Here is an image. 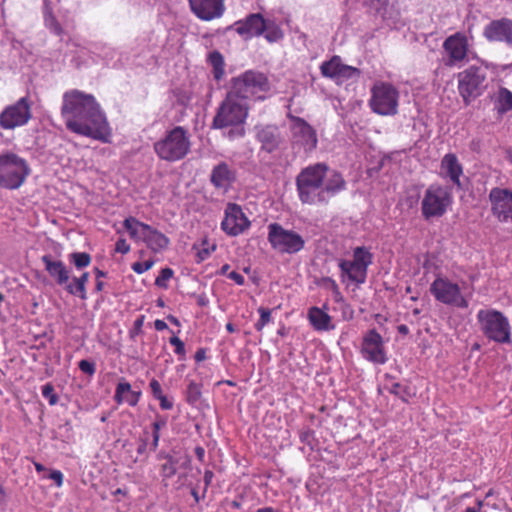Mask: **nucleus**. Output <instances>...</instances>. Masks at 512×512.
<instances>
[{"mask_svg":"<svg viewBox=\"0 0 512 512\" xmlns=\"http://www.w3.org/2000/svg\"><path fill=\"white\" fill-rule=\"evenodd\" d=\"M257 139L262 149L269 153L278 149L282 141L280 131L275 125L257 127Z\"/></svg>","mask_w":512,"mask_h":512,"instance_id":"nucleus-25","label":"nucleus"},{"mask_svg":"<svg viewBox=\"0 0 512 512\" xmlns=\"http://www.w3.org/2000/svg\"><path fill=\"white\" fill-rule=\"evenodd\" d=\"M31 117V103L28 97H22L0 113V127L5 130H12L27 124Z\"/></svg>","mask_w":512,"mask_h":512,"instance_id":"nucleus-16","label":"nucleus"},{"mask_svg":"<svg viewBox=\"0 0 512 512\" xmlns=\"http://www.w3.org/2000/svg\"><path fill=\"white\" fill-rule=\"evenodd\" d=\"M153 148L161 160L168 162L179 161L185 158L191 149L188 131L182 126H176L157 140Z\"/></svg>","mask_w":512,"mask_h":512,"instance_id":"nucleus-3","label":"nucleus"},{"mask_svg":"<svg viewBox=\"0 0 512 512\" xmlns=\"http://www.w3.org/2000/svg\"><path fill=\"white\" fill-rule=\"evenodd\" d=\"M173 276V270L171 268H163L159 274V276L155 280V284L158 287L166 288L167 281L170 280Z\"/></svg>","mask_w":512,"mask_h":512,"instance_id":"nucleus-42","label":"nucleus"},{"mask_svg":"<svg viewBox=\"0 0 512 512\" xmlns=\"http://www.w3.org/2000/svg\"><path fill=\"white\" fill-rule=\"evenodd\" d=\"M123 226L129 232L131 238L136 241L142 240L143 242L150 228V225L140 222L134 217L126 218Z\"/></svg>","mask_w":512,"mask_h":512,"instance_id":"nucleus-29","label":"nucleus"},{"mask_svg":"<svg viewBox=\"0 0 512 512\" xmlns=\"http://www.w3.org/2000/svg\"><path fill=\"white\" fill-rule=\"evenodd\" d=\"M146 449H147V442H146V440H142L140 445L137 448V452H138V454H143V453H145Z\"/></svg>","mask_w":512,"mask_h":512,"instance_id":"nucleus-59","label":"nucleus"},{"mask_svg":"<svg viewBox=\"0 0 512 512\" xmlns=\"http://www.w3.org/2000/svg\"><path fill=\"white\" fill-rule=\"evenodd\" d=\"M201 398V385L190 381L187 387V401L190 404L197 403Z\"/></svg>","mask_w":512,"mask_h":512,"instance_id":"nucleus-39","label":"nucleus"},{"mask_svg":"<svg viewBox=\"0 0 512 512\" xmlns=\"http://www.w3.org/2000/svg\"><path fill=\"white\" fill-rule=\"evenodd\" d=\"M495 110L501 116L512 110V92L509 89L499 88L495 98Z\"/></svg>","mask_w":512,"mask_h":512,"instance_id":"nucleus-32","label":"nucleus"},{"mask_svg":"<svg viewBox=\"0 0 512 512\" xmlns=\"http://www.w3.org/2000/svg\"><path fill=\"white\" fill-rule=\"evenodd\" d=\"M458 78V91L465 104L480 96L485 88L486 71L483 68L470 66L460 72Z\"/></svg>","mask_w":512,"mask_h":512,"instance_id":"nucleus-12","label":"nucleus"},{"mask_svg":"<svg viewBox=\"0 0 512 512\" xmlns=\"http://www.w3.org/2000/svg\"><path fill=\"white\" fill-rule=\"evenodd\" d=\"M191 495L194 498L196 503H199L201 499L205 497V494L203 493L202 496H200L195 488L191 490Z\"/></svg>","mask_w":512,"mask_h":512,"instance_id":"nucleus-58","label":"nucleus"},{"mask_svg":"<svg viewBox=\"0 0 512 512\" xmlns=\"http://www.w3.org/2000/svg\"><path fill=\"white\" fill-rule=\"evenodd\" d=\"M445 56L443 61L447 67H461L467 60L469 42L465 34L461 32L448 36L443 42Z\"/></svg>","mask_w":512,"mask_h":512,"instance_id":"nucleus-14","label":"nucleus"},{"mask_svg":"<svg viewBox=\"0 0 512 512\" xmlns=\"http://www.w3.org/2000/svg\"><path fill=\"white\" fill-rule=\"evenodd\" d=\"M170 344L175 347V353L179 356H184L185 351V345L184 342L177 336H173L169 340Z\"/></svg>","mask_w":512,"mask_h":512,"instance_id":"nucleus-46","label":"nucleus"},{"mask_svg":"<svg viewBox=\"0 0 512 512\" xmlns=\"http://www.w3.org/2000/svg\"><path fill=\"white\" fill-rule=\"evenodd\" d=\"M46 26L56 35H61L63 33V29L59 22L53 16H49L45 19Z\"/></svg>","mask_w":512,"mask_h":512,"instance_id":"nucleus-45","label":"nucleus"},{"mask_svg":"<svg viewBox=\"0 0 512 512\" xmlns=\"http://www.w3.org/2000/svg\"><path fill=\"white\" fill-rule=\"evenodd\" d=\"M342 65V60L339 56H333L330 60L325 61L320 66L321 74L324 77L335 79L337 78L338 70Z\"/></svg>","mask_w":512,"mask_h":512,"instance_id":"nucleus-34","label":"nucleus"},{"mask_svg":"<svg viewBox=\"0 0 512 512\" xmlns=\"http://www.w3.org/2000/svg\"><path fill=\"white\" fill-rule=\"evenodd\" d=\"M49 479L53 480L55 482V484L57 485V487H61L63 485V473L59 470H53L49 476H48Z\"/></svg>","mask_w":512,"mask_h":512,"instance_id":"nucleus-49","label":"nucleus"},{"mask_svg":"<svg viewBox=\"0 0 512 512\" xmlns=\"http://www.w3.org/2000/svg\"><path fill=\"white\" fill-rule=\"evenodd\" d=\"M268 241L274 250L286 254L298 253L305 246V240L300 234L285 229L279 223L268 225Z\"/></svg>","mask_w":512,"mask_h":512,"instance_id":"nucleus-10","label":"nucleus"},{"mask_svg":"<svg viewBox=\"0 0 512 512\" xmlns=\"http://www.w3.org/2000/svg\"><path fill=\"white\" fill-rule=\"evenodd\" d=\"M489 199L492 205V212L499 221H512V192L510 190L493 188L490 191Z\"/></svg>","mask_w":512,"mask_h":512,"instance_id":"nucleus-19","label":"nucleus"},{"mask_svg":"<svg viewBox=\"0 0 512 512\" xmlns=\"http://www.w3.org/2000/svg\"><path fill=\"white\" fill-rule=\"evenodd\" d=\"M256 512H276L272 507H264L258 509Z\"/></svg>","mask_w":512,"mask_h":512,"instance_id":"nucleus-64","label":"nucleus"},{"mask_svg":"<svg viewBox=\"0 0 512 512\" xmlns=\"http://www.w3.org/2000/svg\"><path fill=\"white\" fill-rule=\"evenodd\" d=\"M250 226V221L243 213L241 207L230 203L225 209V217L221 222V228L230 236L242 234Z\"/></svg>","mask_w":512,"mask_h":512,"instance_id":"nucleus-18","label":"nucleus"},{"mask_svg":"<svg viewBox=\"0 0 512 512\" xmlns=\"http://www.w3.org/2000/svg\"><path fill=\"white\" fill-rule=\"evenodd\" d=\"M195 452L200 459L204 456V449L202 447H197Z\"/></svg>","mask_w":512,"mask_h":512,"instance_id":"nucleus-62","label":"nucleus"},{"mask_svg":"<svg viewBox=\"0 0 512 512\" xmlns=\"http://www.w3.org/2000/svg\"><path fill=\"white\" fill-rule=\"evenodd\" d=\"M434 298L445 305L465 309L469 302L463 295L460 286L444 276H437L430 285Z\"/></svg>","mask_w":512,"mask_h":512,"instance_id":"nucleus-11","label":"nucleus"},{"mask_svg":"<svg viewBox=\"0 0 512 512\" xmlns=\"http://www.w3.org/2000/svg\"><path fill=\"white\" fill-rule=\"evenodd\" d=\"M141 395V390H133L131 384L121 378L115 389L114 400L117 404L127 403L134 407L138 404Z\"/></svg>","mask_w":512,"mask_h":512,"instance_id":"nucleus-26","label":"nucleus"},{"mask_svg":"<svg viewBox=\"0 0 512 512\" xmlns=\"http://www.w3.org/2000/svg\"><path fill=\"white\" fill-rule=\"evenodd\" d=\"M61 114L70 131L102 142L109 141V123L92 94L77 89L66 91L63 94Z\"/></svg>","mask_w":512,"mask_h":512,"instance_id":"nucleus-1","label":"nucleus"},{"mask_svg":"<svg viewBox=\"0 0 512 512\" xmlns=\"http://www.w3.org/2000/svg\"><path fill=\"white\" fill-rule=\"evenodd\" d=\"M167 421L165 418H159L152 424L153 433L160 434L162 427L166 425Z\"/></svg>","mask_w":512,"mask_h":512,"instance_id":"nucleus-54","label":"nucleus"},{"mask_svg":"<svg viewBox=\"0 0 512 512\" xmlns=\"http://www.w3.org/2000/svg\"><path fill=\"white\" fill-rule=\"evenodd\" d=\"M42 395L48 400L50 405H55L58 402V396L54 392V387L51 383H47L42 387Z\"/></svg>","mask_w":512,"mask_h":512,"instance_id":"nucleus-41","label":"nucleus"},{"mask_svg":"<svg viewBox=\"0 0 512 512\" xmlns=\"http://www.w3.org/2000/svg\"><path fill=\"white\" fill-rule=\"evenodd\" d=\"M265 39L270 42H278L284 37V33L281 28L273 21H265Z\"/></svg>","mask_w":512,"mask_h":512,"instance_id":"nucleus-35","label":"nucleus"},{"mask_svg":"<svg viewBox=\"0 0 512 512\" xmlns=\"http://www.w3.org/2000/svg\"><path fill=\"white\" fill-rule=\"evenodd\" d=\"M477 320L481 331L489 340L501 344L511 342V327L501 312L493 309L479 310Z\"/></svg>","mask_w":512,"mask_h":512,"instance_id":"nucleus-6","label":"nucleus"},{"mask_svg":"<svg viewBox=\"0 0 512 512\" xmlns=\"http://www.w3.org/2000/svg\"><path fill=\"white\" fill-rule=\"evenodd\" d=\"M308 319L317 331H329L334 329L331 317L319 307H311L308 311Z\"/></svg>","mask_w":512,"mask_h":512,"instance_id":"nucleus-28","label":"nucleus"},{"mask_svg":"<svg viewBox=\"0 0 512 512\" xmlns=\"http://www.w3.org/2000/svg\"><path fill=\"white\" fill-rule=\"evenodd\" d=\"M369 106L374 113L393 116L398 112L399 91L388 82L378 81L371 90Z\"/></svg>","mask_w":512,"mask_h":512,"instance_id":"nucleus-8","label":"nucleus"},{"mask_svg":"<svg viewBox=\"0 0 512 512\" xmlns=\"http://www.w3.org/2000/svg\"><path fill=\"white\" fill-rule=\"evenodd\" d=\"M160 434L153 433V440L151 443V450L155 451L159 445Z\"/></svg>","mask_w":512,"mask_h":512,"instance_id":"nucleus-57","label":"nucleus"},{"mask_svg":"<svg viewBox=\"0 0 512 512\" xmlns=\"http://www.w3.org/2000/svg\"><path fill=\"white\" fill-rule=\"evenodd\" d=\"M207 62L212 67V73L216 80L223 78L225 74V61L223 55L215 50L208 54Z\"/></svg>","mask_w":512,"mask_h":512,"instance_id":"nucleus-33","label":"nucleus"},{"mask_svg":"<svg viewBox=\"0 0 512 512\" xmlns=\"http://www.w3.org/2000/svg\"><path fill=\"white\" fill-rule=\"evenodd\" d=\"M235 179V172L227 163L221 162L211 172V182L217 188L228 187Z\"/></svg>","mask_w":512,"mask_h":512,"instance_id":"nucleus-27","label":"nucleus"},{"mask_svg":"<svg viewBox=\"0 0 512 512\" xmlns=\"http://www.w3.org/2000/svg\"><path fill=\"white\" fill-rule=\"evenodd\" d=\"M191 11L203 21L220 18L224 11V0H189Z\"/></svg>","mask_w":512,"mask_h":512,"instance_id":"nucleus-21","label":"nucleus"},{"mask_svg":"<svg viewBox=\"0 0 512 512\" xmlns=\"http://www.w3.org/2000/svg\"><path fill=\"white\" fill-rule=\"evenodd\" d=\"M78 367L83 373H85L89 376H93L96 372L95 363H93L89 360H86V359L81 360L78 364Z\"/></svg>","mask_w":512,"mask_h":512,"instance_id":"nucleus-43","label":"nucleus"},{"mask_svg":"<svg viewBox=\"0 0 512 512\" xmlns=\"http://www.w3.org/2000/svg\"><path fill=\"white\" fill-rule=\"evenodd\" d=\"M258 313L260 315V318L255 323V329L257 331H261L272 320V317L271 311L264 307L258 308Z\"/></svg>","mask_w":512,"mask_h":512,"instance_id":"nucleus-40","label":"nucleus"},{"mask_svg":"<svg viewBox=\"0 0 512 512\" xmlns=\"http://www.w3.org/2000/svg\"><path fill=\"white\" fill-rule=\"evenodd\" d=\"M163 458L166 462L161 465V476L163 481H165L172 478L177 473L178 461L171 455H165Z\"/></svg>","mask_w":512,"mask_h":512,"instance_id":"nucleus-36","label":"nucleus"},{"mask_svg":"<svg viewBox=\"0 0 512 512\" xmlns=\"http://www.w3.org/2000/svg\"><path fill=\"white\" fill-rule=\"evenodd\" d=\"M167 319H168L172 324H174V325H179V320H178L176 317H174V316H172V315H169V316L167 317Z\"/></svg>","mask_w":512,"mask_h":512,"instance_id":"nucleus-63","label":"nucleus"},{"mask_svg":"<svg viewBox=\"0 0 512 512\" xmlns=\"http://www.w3.org/2000/svg\"><path fill=\"white\" fill-rule=\"evenodd\" d=\"M154 327L157 331H163L165 329L168 328L167 324L165 323V321L163 320H160V319H157L155 322H154Z\"/></svg>","mask_w":512,"mask_h":512,"instance_id":"nucleus-56","label":"nucleus"},{"mask_svg":"<svg viewBox=\"0 0 512 512\" xmlns=\"http://www.w3.org/2000/svg\"><path fill=\"white\" fill-rule=\"evenodd\" d=\"M269 90L270 82L264 73L248 70L233 78L230 93L246 102L251 98L264 99Z\"/></svg>","mask_w":512,"mask_h":512,"instance_id":"nucleus-4","label":"nucleus"},{"mask_svg":"<svg viewBox=\"0 0 512 512\" xmlns=\"http://www.w3.org/2000/svg\"><path fill=\"white\" fill-rule=\"evenodd\" d=\"M149 387L151 389V392H152V395H153L154 398L164 394L163 391H162L161 384L156 379H152L150 381Z\"/></svg>","mask_w":512,"mask_h":512,"instance_id":"nucleus-48","label":"nucleus"},{"mask_svg":"<svg viewBox=\"0 0 512 512\" xmlns=\"http://www.w3.org/2000/svg\"><path fill=\"white\" fill-rule=\"evenodd\" d=\"M227 277L233 280L238 285H243L245 282L244 277L236 271L229 272V274H227Z\"/></svg>","mask_w":512,"mask_h":512,"instance_id":"nucleus-53","label":"nucleus"},{"mask_svg":"<svg viewBox=\"0 0 512 512\" xmlns=\"http://www.w3.org/2000/svg\"><path fill=\"white\" fill-rule=\"evenodd\" d=\"M453 203L449 188L440 184H431L421 201V212L425 219L442 217Z\"/></svg>","mask_w":512,"mask_h":512,"instance_id":"nucleus-7","label":"nucleus"},{"mask_svg":"<svg viewBox=\"0 0 512 512\" xmlns=\"http://www.w3.org/2000/svg\"><path fill=\"white\" fill-rule=\"evenodd\" d=\"M69 260L77 269H82L90 265L91 256L86 252H73L69 255Z\"/></svg>","mask_w":512,"mask_h":512,"instance_id":"nucleus-38","label":"nucleus"},{"mask_svg":"<svg viewBox=\"0 0 512 512\" xmlns=\"http://www.w3.org/2000/svg\"><path fill=\"white\" fill-rule=\"evenodd\" d=\"M154 262L151 260H147L144 262H135L132 264V270L137 274H142L152 268Z\"/></svg>","mask_w":512,"mask_h":512,"instance_id":"nucleus-44","label":"nucleus"},{"mask_svg":"<svg viewBox=\"0 0 512 512\" xmlns=\"http://www.w3.org/2000/svg\"><path fill=\"white\" fill-rule=\"evenodd\" d=\"M214 477V473L211 470H206L204 473V494H206L208 487L211 485Z\"/></svg>","mask_w":512,"mask_h":512,"instance_id":"nucleus-55","label":"nucleus"},{"mask_svg":"<svg viewBox=\"0 0 512 512\" xmlns=\"http://www.w3.org/2000/svg\"><path fill=\"white\" fill-rule=\"evenodd\" d=\"M205 358V353L202 350L196 352L195 359L196 361H202Z\"/></svg>","mask_w":512,"mask_h":512,"instance_id":"nucleus-60","label":"nucleus"},{"mask_svg":"<svg viewBox=\"0 0 512 512\" xmlns=\"http://www.w3.org/2000/svg\"><path fill=\"white\" fill-rule=\"evenodd\" d=\"M295 182L299 200L308 205L326 204L346 187L342 175L324 163L303 168Z\"/></svg>","mask_w":512,"mask_h":512,"instance_id":"nucleus-2","label":"nucleus"},{"mask_svg":"<svg viewBox=\"0 0 512 512\" xmlns=\"http://www.w3.org/2000/svg\"><path fill=\"white\" fill-rule=\"evenodd\" d=\"M265 19L259 13L250 14L243 20L235 22L236 32L246 38L259 36L264 33Z\"/></svg>","mask_w":512,"mask_h":512,"instance_id":"nucleus-23","label":"nucleus"},{"mask_svg":"<svg viewBox=\"0 0 512 512\" xmlns=\"http://www.w3.org/2000/svg\"><path fill=\"white\" fill-rule=\"evenodd\" d=\"M130 251V245L123 238H120L115 244V252L127 254Z\"/></svg>","mask_w":512,"mask_h":512,"instance_id":"nucleus-47","label":"nucleus"},{"mask_svg":"<svg viewBox=\"0 0 512 512\" xmlns=\"http://www.w3.org/2000/svg\"><path fill=\"white\" fill-rule=\"evenodd\" d=\"M372 263V254L365 247H356L353 260H341L339 267L349 280L362 284L366 280L367 268Z\"/></svg>","mask_w":512,"mask_h":512,"instance_id":"nucleus-13","label":"nucleus"},{"mask_svg":"<svg viewBox=\"0 0 512 512\" xmlns=\"http://www.w3.org/2000/svg\"><path fill=\"white\" fill-rule=\"evenodd\" d=\"M247 115V102L229 92L218 108L213 120V126L215 128L238 126L244 123Z\"/></svg>","mask_w":512,"mask_h":512,"instance_id":"nucleus-9","label":"nucleus"},{"mask_svg":"<svg viewBox=\"0 0 512 512\" xmlns=\"http://www.w3.org/2000/svg\"><path fill=\"white\" fill-rule=\"evenodd\" d=\"M155 399L160 402V407L163 410H170L173 408V401L168 399L164 394L156 397Z\"/></svg>","mask_w":512,"mask_h":512,"instance_id":"nucleus-50","label":"nucleus"},{"mask_svg":"<svg viewBox=\"0 0 512 512\" xmlns=\"http://www.w3.org/2000/svg\"><path fill=\"white\" fill-rule=\"evenodd\" d=\"M440 175L448 178L458 188L462 187L460 177L463 175V167L455 154L448 153L443 156L440 164Z\"/></svg>","mask_w":512,"mask_h":512,"instance_id":"nucleus-24","label":"nucleus"},{"mask_svg":"<svg viewBox=\"0 0 512 512\" xmlns=\"http://www.w3.org/2000/svg\"><path fill=\"white\" fill-rule=\"evenodd\" d=\"M34 466L37 472H42L46 470V468L41 463L35 462Z\"/></svg>","mask_w":512,"mask_h":512,"instance_id":"nucleus-61","label":"nucleus"},{"mask_svg":"<svg viewBox=\"0 0 512 512\" xmlns=\"http://www.w3.org/2000/svg\"><path fill=\"white\" fill-rule=\"evenodd\" d=\"M31 169L27 161L15 153L0 154V186L18 189L29 176Z\"/></svg>","mask_w":512,"mask_h":512,"instance_id":"nucleus-5","label":"nucleus"},{"mask_svg":"<svg viewBox=\"0 0 512 512\" xmlns=\"http://www.w3.org/2000/svg\"><path fill=\"white\" fill-rule=\"evenodd\" d=\"M359 76L360 70L358 68L342 63L340 69L338 70L337 78H335L334 81L337 83H342L350 79L358 78Z\"/></svg>","mask_w":512,"mask_h":512,"instance_id":"nucleus-37","label":"nucleus"},{"mask_svg":"<svg viewBox=\"0 0 512 512\" xmlns=\"http://www.w3.org/2000/svg\"><path fill=\"white\" fill-rule=\"evenodd\" d=\"M361 354L364 359L374 364H385L387 356L385 353L382 336L375 330H369L363 337Z\"/></svg>","mask_w":512,"mask_h":512,"instance_id":"nucleus-17","label":"nucleus"},{"mask_svg":"<svg viewBox=\"0 0 512 512\" xmlns=\"http://www.w3.org/2000/svg\"><path fill=\"white\" fill-rule=\"evenodd\" d=\"M483 36L489 42H503L512 47V20L501 18L489 22L483 29Z\"/></svg>","mask_w":512,"mask_h":512,"instance_id":"nucleus-20","label":"nucleus"},{"mask_svg":"<svg viewBox=\"0 0 512 512\" xmlns=\"http://www.w3.org/2000/svg\"><path fill=\"white\" fill-rule=\"evenodd\" d=\"M41 261L50 278L53 279L56 284L66 289V285L69 284L70 270L65 263L53 258L50 254L43 255Z\"/></svg>","mask_w":512,"mask_h":512,"instance_id":"nucleus-22","label":"nucleus"},{"mask_svg":"<svg viewBox=\"0 0 512 512\" xmlns=\"http://www.w3.org/2000/svg\"><path fill=\"white\" fill-rule=\"evenodd\" d=\"M390 392L396 396H399L403 401H407L403 394L404 389L401 387L399 383H394L390 389Z\"/></svg>","mask_w":512,"mask_h":512,"instance_id":"nucleus-51","label":"nucleus"},{"mask_svg":"<svg viewBox=\"0 0 512 512\" xmlns=\"http://www.w3.org/2000/svg\"><path fill=\"white\" fill-rule=\"evenodd\" d=\"M89 280V273L84 272L79 277H73V281L66 285V291L82 300L87 299L86 284Z\"/></svg>","mask_w":512,"mask_h":512,"instance_id":"nucleus-31","label":"nucleus"},{"mask_svg":"<svg viewBox=\"0 0 512 512\" xmlns=\"http://www.w3.org/2000/svg\"><path fill=\"white\" fill-rule=\"evenodd\" d=\"M291 142L294 148L312 152L318 143L316 130L300 117H290Z\"/></svg>","mask_w":512,"mask_h":512,"instance_id":"nucleus-15","label":"nucleus"},{"mask_svg":"<svg viewBox=\"0 0 512 512\" xmlns=\"http://www.w3.org/2000/svg\"><path fill=\"white\" fill-rule=\"evenodd\" d=\"M144 242L152 251L159 252L166 249L170 241L167 236L150 226Z\"/></svg>","mask_w":512,"mask_h":512,"instance_id":"nucleus-30","label":"nucleus"},{"mask_svg":"<svg viewBox=\"0 0 512 512\" xmlns=\"http://www.w3.org/2000/svg\"><path fill=\"white\" fill-rule=\"evenodd\" d=\"M211 250H215V245H212L211 249L210 248H202V249L198 250V252H197L198 262H201V261H204L205 259H207L211 253Z\"/></svg>","mask_w":512,"mask_h":512,"instance_id":"nucleus-52","label":"nucleus"}]
</instances>
